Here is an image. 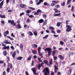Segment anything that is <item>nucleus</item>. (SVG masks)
<instances>
[{"instance_id": "nucleus-1", "label": "nucleus", "mask_w": 75, "mask_h": 75, "mask_svg": "<svg viewBox=\"0 0 75 75\" xmlns=\"http://www.w3.org/2000/svg\"><path fill=\"white\" fill-rule=\"evenodd\" d=\"M42 72L45 73V75H49L50 74V72H49L48 69L46 67L45 69H44L42 70Z\"/></svg>"}, {"instance_id": "nucleus-2", "label": "nucleus", "mask_w": 75, "mask_h": 75, "mask_svg": "<svg viewBox=\"0 0 75 75\" xmlns=\"http://www.w3.org/2000/svg\"><path fill=\"white\" fill-rule=\"evenodd\" d=\"M51 50H52V49H51L49 48H46L45 50V52H47L46 51H48V55H49V56H50L51 55Z\"/></svg>"}, {"instance_id": "nucleus-3", "label": "nucleus", "mask_w": 75, "mask_h": 75, "mask_svg": "<svg viewBox=\"0 0 75 75\" xmlns=\"http://www.w3.org/2000/svg\"><path fill=\"white\" fill-rule=\"evenodd\" d=\"M16 51H14V53H13L12 55V56L13 57V59H15V57H16Z\"/></svg>"}, {"instance_id": "nucleus-4", "label": "nucleus", "mask_w": 75, "mask_h": 75, "mask_svg": "<svg viewBox=\"0 0 75 75\" xmlns=\"http://www.w3.org/2000/svg\"><path fill=\"white\" fill-rule=\"evenodd\" d=\"M32 70L35 75V74H36V69L35 68H33L32 69Z\"/></svg>"}, {"instance_id": "nucleus-5", "label": "nucleus", "mask_w": 75, "mask_h": 75, "mask_svg": "<svg viewBox=\"0 0 75 75\" xmlns=\"http://www.w3.org/2000/svg\"><path fill=\"white\" fill-rule=\"evenodd\" d=\"M8 23H11V24L13 25V23H14V21L13 20L11 21L10 20H8Z\"/></svg>"}, {"instance_id": "nucleus-6", "label": "nucleus", "mask_w": 75, "mask_h": 75, "mask_svg": "<svg viewBox=\"0 0 75 75\" xmlns=\"http://www.w3.org/2000/svg\"><path fill=\"white\" fill-rule=\"evenodd\" d=\"M58 58L61 59H62V60L64 59V57L62 56L61 55H59L58 56Z\"/></svg>"}, {"instance_id": "nucleus-7", "label": "nucleus", "mask_w": 75, "mask_h": 75, "mask_svg": "<svg viewBox=\"0 0 75 75\" xmlns=\"http://www.w3.org/2000/svg\"><path fill=\"white\" fill-rule=\"evenodd\" d=\"M20 7L21 8H25L26 7V5L25 4H21L20 5Z\"/></svg>"}, {"instance_id": "nucleus-8", "label": "nucleus", "mask_w": 75, "mask_h": 75, "mask_svg": "<svg viewBox=\"0 0 75 75\" xmlns=\"http://www.w3.org/2000/svg\"><path fill=\"white\" fill-rule=\"evenodd\" d=\"M42 65H43V63H41L40 65L38 64V68L39 70L40 69V68H41V66H43Z\"/></svg>"}, {"instance_id": "nucleus-9", "label": "nucleus", "mask_w": 75, "mask_h": 75, "mask_svg": "<svg viewBox=\"0 0 75 75\" xmlns=\"http://www.w3.org/2000/svg\"><path fill=\"white\" fill-rule=\"evenodd\" d=\"M10 68L11 69H12V67H13V66H12V64L11 63L10 64V63H8V68H9L10 67Z\"/></svg>"}, {"instance_id": "nucleus-10", "label": "nucleus", "mask_w": 75, "mask_h": 75, "mask_svg": "<svg viewBox=\"0 0 75 75\" xmlns=\"http://www.w3.org/2000/svg\"><path fill=\"white\" fill-rule=\"evenodd\" d=\"M54 68L55 69V72L56 73L57 72L58 68V67H57L55 66H54Z\"/></svg>"}, {"instance_id": "nucleus-11", "label": "nucleus", "mask_w": 75, "mask_h": 75, "mask_svg": "<svg viewBox=\"0 0 75 75\" xmlns=\"http://www.w3.org/2000/svg\"><path fill=\"white\" fill-rule=\"evenodd\" d=\"M4 47H3L2 48V49L3 50H6L7 49V50H8V48H9V46H8L7 47H6V46H4Z\"/></svg>"}, {"instance_id": "nucleus-12", "label": "nucleus", "mask_w": 75, "mask_h": 75, "mask_svg": "<svg viewBox=\"0 0 75 75\" xmlns=\"http://www.w3.org/2000/svg\"><path fill=\"white\" fill-rule=\"evenodd\" d=\"M32 46L33 48H37V45L36 44H34L33 45H32Z\"/></svg>"}, {"instance_id": "nucleus-13", "label": "nucleus", "mask_w": 75, "mask_h": 75, "mask_svg": "<svg viewBox=\"0 0 75 75\" xmlns=\"http://www.w3.org/2000/svg\"><path fill=\"white\" fill-rule=\"evenodd\" d=\"M71 1H72V0H67V5H68L69 4H70L71 2Z\"/></svg>"}, {"instance_id": "nucleus-14", "label": "nucleus", "mask_w": 75, "mask_h": 75, "mask_svg": "<svg viewBox=\"0 0 75 75\" xmlns=\"http://www.w3.org/2000/svg\"><path fill=\"white\" fill-rule=\"evenodd\" d=\"M41 47L40 46H39L38 50V52H41Z\"/></svg>"}, {"instance_id": "nucleus-15", "label": "nucleus", "mask_w": 75, "mask_h": 75, "mask_svg": "<svg viewBox=\"0 0 75 75\" xmlns=\"http://www.w3.org/2000/svg\"><path fill=\"white\" fill-rule=\"evenodd\" d=\"M32 53L33 54H37V51H35V50H32Z\"/></svg>"}, {"instance_id": "nucleus-16", "label": "nucleus", "mask_w": 75, "mask_h": 75, "mask_svg": "<svg viewBox=\"0 0 75 75\" xmlns=\"http://www.w3.org/2000/svg\"><path fill=\"white\" fill-rule=\"evenodd\" d=\"M20 48H21V51H23V46L22 44H20Z\"/></svg>"}, {"instance_id": "nucleus-17", "label": "nucleus", "mask_w": 75, "mask_h": 75, "mask_svg": "<svg viewBox=\"0 0 75 75\" xmlns=\"http://www.w3.org/2000/svg\"><path fill=\"white\" fill-rule=\"evenodd\" d=\"M23 57H19L17 58V60H21V59H23Z\"/></svg>"}, {"instance_id": "nucleus-18", "label": "nucleus", "mask_w": 75, "mask_h": 75, "mask_svg": "<svg viewBox=\"0 0 75 75\" xmlns=\"http://www.w3.org/2000/svg\"><path fill=\"white\" fill-rule=\"evenodd\" d=\"M49 29L52 30H54L55 29V28L53 27L50 26L49 27Z\"/></svg>"}, {"instance_id": "nucleus-19", "label": "nucleus", "mask_w": 75, "mask_h": 75, "mask_svg": "<svg viewBox=\"0 0 75 75\" xmlns=\"http://www.w3.org/2000/svg\"><path fill=\"white\" fill-rule=\"evenodd\" d=\"M71 30H72L71 28H67L66 29V31H67V32H69Z\"/></svg>"}, {"instance_id": "nucleus-20", "label": "nucleus", "mask_w": 75, "mask_h": 75, "mask_svg": "<svg viewBox=\"0 0 75 75\" xmlns=\"http://www.w3.org/2000/svg\"><path fill=\"white\" fill-rule=\"evenodd\" d=\"M28 34L29 35H30V36H32V35H33V33L31 32H29Z\"/></svg>"}, {"instance_id": "nucleus-21", "label": "nucleus", "mask_w": 75, "mask_h": 75, "mask_svg": "<svg viewBox=\"0 0 75 75\" xmlns=\"http://www.w3.org/2000/svg\"><path fill=\"white\" fill-rule=\"evenodd\" d=\"M38 22L40 23H41L44 22V20L42 19H41L40 20H39Z\"/></svg>"}, {"instance_id": "nucleus-22", "label": "nucleus", "mask_w": 75, "mask_h": 75, "mask_svg": "<svg viewBox=\"0 0 75 75\" xmlns=\"http://www.w3.org/2000/svg\"><path fill=\"white\" fill-rule=\"evenodd\" d=\"M71 72H72V69H71L68 72V74H69V75H70V74H71Z\"/></svg>"}, {"instance_id": "nucleus-23", "label": "nucleus", "mask_w": 75, "mask_h": 75, "mask_svg": "<svg viewBox=\"0 0 75 75\" xmlns=\"http://www.w3.org/2000/svg\"><path fill=\"white\" fill-rule=\"evenodd\" d=\"M33 34L37 36V31H35L33 33Z\"/></svg>"}, {"instance_id": "nucleus-24", "label": "nucleus", "mask_w": 75, "mask_h": 75, "mask_svg": "<svg viewBox=\"0 0 75 75\" xmlns=\"http://www.w3.org/2000/svg\"><path fill=\"white\" fill-rule=\"evenodd\" d=\"M71 10L72 12H74V6H72Z\"/></svg>"}, {"instance_id": "nucleus-25", "label": "nucleus", "mask_w": 75, "mask_h": 75, "mask_svg": "<svg viewBox=\"0 0 75 75\" xmlns=\"http://www.w3.org/2000/svg\"><path fill=\"white\" fill-rule=\"evenodd\" d=\"M47 20H45V22L42 25V26H43L44 25H46V24H47Z\"/></svg>"}, {"instance_id": "nucleus-26", "label": "nucleus", "mask_w": 75, "mask_h": 75, "mask_svg": "<svg viewBox=\"0 0 75 75\" xmlns=\"http://www.w3.org/2000/svg\"><path fill=\"white\" fill-rule=\"evenodd\" d=\"M66 27L67 28H71V26L68 25H66Z\"/></svg>"}, {"instance_id": "nucleus-27", "label": "nucleus", "mask_w": 75, "mask_h": 75, "mask_svg": "<svg viewBox=\"0 0 75 75\" xmlns=\"http://www.w3.org/2000/svg\"><path fill=\"white\" fill-rule=\"evenodd\" d=\"M10 68L9 67L7 68L6 71L8 73V72H10Z\"/></svg>"}, {"instance_id": "nucleus-28", "label": "nucleus", "mask_w": 75, "mask_h": 75, "mask_svg": "<svg viewBox=\"0 0 75 75\" xmlns=\"http://www.w3.org/2000/svg\"><path fill=\"white\" fill-rule=\"evenodd\" d=\"M31 59V56H29V57L28 58L27 60H28V61H30Z\"/></svg>"}, {"instance_id": "nucleus-29", "label": "nucleus", "mask_w": 75, "mask_h": 75, "mask_svg": "<svg viewBox=\"0 0 75 75\" xmlns=\"http://www.w3.org/2000/svg\"><path fill=\"white\" fill-rule=\"evenodd\" d=\"M61 15L60 13L56 14L54 15V16H59Z\"/></svg>"}, {"instance_id": "nucleus-30", "label": "nucleus", "mask_w": 75, "mask_h": 75, "mask_svg": "<svg viewBox=\"0 0 75 75\" xmlns=\"http://www.w3.org/2000/svg\"><path fill=\"white\" fill-rule=\"evenodd\" d=\"M61 22H58L57 25V27H59V26H60V25H61Z\"/></svg>"}, {"instance_id": "nucleus-31", "label": "nucleus", "mask_w": 75, "mask_h": 75, "mask_svg": "<svg viewBox=\"0 0 75 75\" xmlns=\"http://www.w3.org/2000/svg\"><path fill=\"white\" fill-rule=\"evenodd\" d=\"M3 4H4V0H3L0 3V6H3Z\"/></svg>"}, {"instance_id": "nucleus-32", "label": "nucleus", "mask_w": 75, "mask_h": 75, "mask_svg": "<svg viewBox=\"0 0 75 75\" xmlns=\"http://www.w3.org/2000/svg\"><path fill=\"white\" fill-rule=\"evenodd\" d=\"M54 11L55 12H56L57 13H60V11H58V10L56 8L54 9Z\"/></svg>"}, {"instance_id": "nucleus-33", "label": "nucleus", "mask_w": 75, "mask_h": 75, "mask_svg": "<svg viewBox=\"0 0 75 75\" xmlns=\"http://www.w3.org/2000/svg\"><path fill=\"white\" fill-rule=\"evenodd\" d=\"M4 55H7V51H5L3 52Z\"/></svg>"}, {"instance_id": "nucleus-34", "label": "nucleus", "mask_w": 75, "mask_h": 75, "mask_svg": "<svg viewBox=\"0 0 75 75\" xmlns=\"http://www.w3.org/2000/svg\"><path fill=\"white\" fill-rule=\"evenodd\" d=\"M52 54V55H53V56H54V55H55V50H54L53 51Z\"/></svg>"}, {"instance_id": "nucleus-35", "label": "nucleus", "mask_w": 75, "mask_h": 75, "mask_svg": "<svg viewBox=\"0 0 75 75\" xmlns=\"http://www.w3.org/2000/svg\"><path fill=\"white\" fill-rule=\"evenodd\" d=\"M49 35H47L45 36V37H44L43 38V39H45V38H47L48 37Z\"/></svg>"}, {"instance_id": "nucleus-36", "label": "nucleus", "mask_w": 75, "mask_h": 75, "mask_svg": "<svg viewBox=\"0 0 75 75\" xmlns=\"http://www.w3.org/2000/svg\"><path fill=\"white\" fill-rule=\"evenodd\" d=\"M51 33L53 34H56L55 32V31H54L53 30H51Z\"/></svg>"}, {"instance_id": "nucleus-37", "label": "nucleus", "mask_w": 75, "mask_h": 75, "mask_svg": "<svg viewBox=\"0 0 75 75\" xmlns=\"http://www.w3.org/2000/svg\"><path fill=\"white\" fill-rule=\"evenodd\" d=\"M17 26L18 27V28H21V25H20V24H18Z\"/></svg>"}, {"instance_id": "nucleus-38", "label": "nucleus", "mask_w": 75, "mask_h": 75, "mask_svg": "<svg viewBox=\"0 0 75 75\" xmlns=\"http://www.w3.org/2000/svg\"><path fill=\"white\" fill-rule=\"evenodd\" d=\"M52 2L54 3V4H57V2L55 1H52Z\"/></svg>"}, {"instance_id": "nucleus-39", "label": "nucleus", "mask_w": 75, "mask_h": 75, "mask_svg": "<svg viewBox=\"0 0 75 75\" xmlns=\"http://www.w3.org/2000/svg\"><path fill=\"white\" fill-rule=\"evenodd\" d=\"M60 44L61 45H63L64 44V42H62V41H60Z\"/></svg>"}, {"instance_id": "nucleus-40", "label": "nucleus", "mask_w": 75, "mask_h": 75, "mask_svg": "<svg viewBox=\"0 0 75 75\" xmlns=\"http://www.w3.org/2000/svg\"><path fill=\"white\" fill-rule=\"evenodd\" d=\"M43 17L44 18H47V15L46 14H43Z\"/></svg>"}, {"instance_id": "nucleus-41", "label": "nucleus", "mask_w": 75, "mask_h": 75, "mask_svg": "<svg viewBox=\"0 0 75 75\" xmlns=\"http://www.w3.org/2000/svg\"><path fill=\"white\" fill-rule=\"evenodd\" d=\"M21 36H22V37H25V35H24V34L23 33H22L21 34Z\"/></svg>"}, {"instance_id": "nucleus-42", "label": "nucleus", "mask_w": 75, "mask_h": 75, "mask_svg": "<svg viewBox=\"0 0 75 75\" xmlns=\"http://www.w3.org/2000/svg\"><path fill=\"white\" fill-rule=\"evenodd\" d=\"M44 63L47 64L48 63V61L47 60H45L43 61Z\"/></svg>"}, {"instance_id": "nucleus-43", "label": "nucleus", "mask_w": 75, "mask_h": 75, "mask_svg": "<svg viewBox=\"0 0 75 75\" xmlns=\"http://www.w3.org/2000/svg\"><path fill=\"white\" fill-rule=\"evenodd\" d=\"M54 60H57V57L55 56H54Z\"/></svg>"}, {"instance_id": "nucleus-44", "label": "nucleus", "mask_w": 75, "mask_h": 75, "mask_svg": "<svg viewBox=\"0 0 75 75\" xmlns=\"http://www.w3.org/2000/svg\"><path fill=\"white\" fill-rule=\"evenodd\" d=\"M38 52V54L40 55V56H42V53H41V52Z\"/></svg>"}, {"instance_id": "nucleus-45", "label": "nucleus", "mask_w": 75, "mask_h": 75, "mask_svg": "<svg viewBox=\"0 0 75 75\" xmlns=\"http://www.w3.org/2000/svg\"><path fill=\"white\" fill-rule=\"evenodd\" d=\"M37 12L38 13H40V12H41V10L40 9H38L37 10Z\"/></svg>"}, {"instance_id": "nucleus-46", "label": "nucleus", "mask_w": 75, "mask_h": 75, "mask_svg": "<svg viewBox=\"0 0 75 75\" xmlns=\"http://www.w3.org/2000/svg\"><path fill=\"white\" fill-rule=\"evenodd\" d=\"M29 18H33L34 17V16L33 15H30L29 16Z\"/></svg>"}, {"instance_id": "nucleus-47", "label": "nucleus", "mask_w": 75, "mask_h": 75, "mask_svg": "<svg viewBox=\"0 0 75 75\" xmlns=\"http://www.w3.org/2000/svg\"><path fill=\"white\" fill-rule=\"evenodd\" d=\"M24 14V12H23L21 13L20 14V16H23V15Z\"/></svg>"}, {"instance_id": "nucleus-48", "label": "nucleus", "mask_w": 75, "mask_h": 75, "mask_svg": "<svg viewBox=\"0 0 75 75\" xmlns=\"http://www.w3.org/2000/svg\"><path fill=\"white\" fill-rule=\"evenodd\" d=\"M5 33L6 34V35H7V34H8V33H9V32L8 31H6Z\"/></svg>"}, {"instance_id": "nucleus-49", "label": "nucleus", "mask_w": 75, "mask_h": 75, "mask_svg": "<svg viewBox=\"0 0 75 75\" xmlns=\"http://www.w3.org/2000/svg\"><path fill=\"white\" fill-rule=\"evenodd\" d=\"M52 60L51 59L50 60V65H51L52 64Z\"/></svg>"}, {"instance_id": "nucleus-50", "label": "nucleus", "mask_w": 75, "mask_h": 75, "mask_svg": "<svg viewBox=\"0 0 75 75\" xmlns=\"http://www.w3.org/2000/svg\"><path fill=\"white\" fill-rule=\"evenodd\" d=\"M31 12V10H28L27 12H26V13H30Z\"/></svg>"}, {"instance_id": "nucleus-51", "label": "nucleus", "mask_w": 75, "mask_h": 75, "mask_svg": "<svg viewBox=\"0 0 75 75\" xmlns=\"http://www.w3.org/2000/svg\"><path fill=\"white\" fill-rule=\"evenodd\" d=\"M39 13L38 12H36L34 13V15H39Z\"/></svg>"}, {"instance_id": "nucleus-52", "label": "nucleus", "mask_w": 75, "mask_h": 75, "mask_svg": "<svg viewBox=\"0 0 75 75\" xmlns=\"http://www.w3.org/2000/svg\"><path fill=\"white\" fill-rule=\"evenodd\" d=\"M29 8H30L32 9V10H35V8H32L31 7H29Z\"/></svg>"}, {"instance_id": "nucleus-53", "label": "nucleus", "mask_w": 75, "mask_h": 75, "mask_svg": "<svg viewBox=\"0 0 75 75\" xmlns=\"http://www.w3.org/2000/svg\"><path fill=\"white\" fill-rule=\"evenodd\" d=\"M38 60L39 61H40V62H42V60H41V59L39 58V57H38Z\"/></svg>"}, {"instance_id": "nucleus-54", "label": "nucleus", "mask_w": 75, "mask_h": 75, "mask_svg": "<svg viewBox=\"0 0 75 75\" xmlns=\"http://www.w3.org/2000/svg\"><path fill=\"white\" fill-rule=\"evenodd\" d=\"M55 7H57V8H59L60 6H59V5H57L55 6Z\"/></svg>"}, {"instance_id": "nucleus-55", "label": "nucleus", "mask_w": 75, "mask_h": 75, "mask_svg": "<svg viewBox=\"0 0 75 75\" xmlns=\"http://www.w3.org/2000/svg\"><path fill=\"white\" fill-rule=\"evenodd\" d=\"M6 18V16H5V15H3L2 16L1 18Z\"/></svg>"}, {"instance_id": "nucleus-56", "label": "nucleus", "mask_w": 75, "mask_h": 75, "mask_svg": "<svg viewBox=\"0 0 75 75\" xmlns=\"http://www.w3.org/2000/svg\"><path fill=\"white\" fill-rule=\"evenodd\" d=\"M11 36H12V37H15V36H14V34H13V33H12L11 34Z\"/></svg>"}, {"instance_id": "nucleus-57", "label": "nucleus", "mask_w": 75, "mask_h": 75, "mask_svg": "<svg viewBox=\"0 0 75 75\" xmlns=\"http://www.w3.org/2000/svg\"><path fill=\"white\" fill-rule=\"evenodd\" d=\"M26 21H27V23H30V20L29 19H28Z\"/></svg>"}, {"instance_id": "nucleus-58", "label": "nucleus", "mask_w": 75, "mask_h": 75, "mask_svg": "<svg viewBox=\"0 0 75 75\" xmlns=\"http://www.w3.org/2000/svg\"><path fill=\"white\" fill-rule=\"evenodd\" d=\"M62 6H65V1H64L63 2V3H62Z\"/></svg>"}, {"instance_id": "nucleus-59", "label": "nucleus", "mask_w": 75, "mask_h": 75, "mask_svg": "<svg viewBox=\"0 0 75 75\" xmlns=\"http://www.w3.org/2000/svg\"><path fill=\"white\" fill-rule=\"evenodd\" d=\"M4 42H5V43H6V44H8V40H5L4 41Z\"/></svg>"}, {"instance_id": "nucleus-60", "label": "nucleus", "mask_w": 75, "mask_h": 75, "mask_svg": "<svg viewBox=\"0 0 75 75\" xmlns=\"http://www.w3.org/2000/svg\"><path fill=\"white\" fill-rule=\"evenodd\" d=\"M44 4L45 6H46V5H48V4L46 2H45L44 3Z\"/></svg>"}, {"instance_id": "nucleus-61", "label": "nucleus", "mask_w": 75, "mask_h": 75, "mask_svg": "<svg viewBox=\"0 0 75 75\" xmlns=\"http://www.w3.org/2000/svg\"><path fill=\"white\" fill-rule=\"evenodd\" d=\"M10 0H6V4H7L8 3H9V1Z\"/></svg>"}, {"instance_id": "nucleus-62", "label": "nucleus", "mask_w": 75, "mask_h": 75, "mask_svg": "<svg viewBox=\"0 0 75 75\" xmlns=\"http://www.w3.org/2000/svg\"><path fill=\"white\" fill-rule=\"evenodd\" d=\"M57 75H61V73L59 72H57Z\"/></svg>"}, {"instance_id": "nucleus-63", "label": "nucleus", "mask_w": 75, "mask_h": 75, "mask_svg": "<svg viewBox=\"0 0 75 75\" xmlns=\"http://www.w3.org/2000/svg\"><path fill=\"white\" fill-rule=\"evenodd\" d=\"M70 55H74L75 54V53L73 52L70 53Z\"/></svg>"}, {"instance_id": "nucleus-64", "label": "nucleus", "mask_w": 75, "mask_h": 75, "mask_svg": "<svg viewBox=\"0 0 75 75\" xmlns=\"http://www.w3.org/2000/svg\"><path fill=\"white\" fill-rule=\"evenodd\" d=\"M34 61H32L31 63L32 66H33L34 65Z\"/></svg>"}]
</instances>
